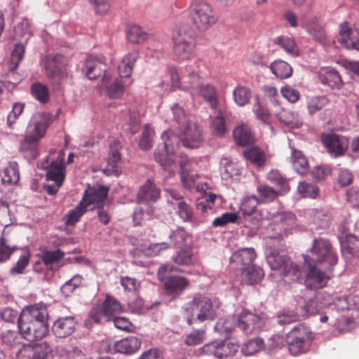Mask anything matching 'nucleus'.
Segmentation results:
<instances>
[{"mask_svg": "<svg viewBox=\"0 0 359 359\" xmlns=\"http://www.w3.org/2000/svg\"><path fill=\"white\" fill-rule=\"evenodd\" d=\"M304 259L306 287L319 288L325 286L330 278L332 267L337 262V256L330 243L324 238L315 239Z\"/></svg>", "mask_w": 359, "mask_h": 359, "instance_id": "nucleus-1", "label": "nucleus"}, {"mask_svg": "<svg viewBox=\"0 0 359 359\" xmlns=\"http://www.w3.org/2000/svg\"><path fill=\"white\" fill-rule=\"evenodd\" d=\"M48 311L43 304L24 308L18 318V328L23 338L29 341L41 339L48 332Z\"/></svg>", "mask_w": 359, "mask_h": 359, "instance_id": "nucleus-2", "label": "nucleus"}, {"mask_svg": "<svg viewBox=\"0 0 359 359\" xmlns=\"http://www.w3.org/2000/svg\"><path fill=\"white\" fill-rule=\"evenodd\" d=\"M50 124V116L47 113L37 112L31 118L20 143V150L29 160L38 156V143L46 135Z\"/></svg>", "mask_w": 359, "mask_h": 359, "instance_id": "nucleus-3", "label": "nucleus"}, {"mask_svg": "<svg viewBox=\"0 0 359 359\" xmlns=\"http://www.w3.org/2000/svg\"><path fill=\"white\" fill-rule=\"evenodd\" d=\"M219 304L206 297H194L186 303L182 310L183 318L189 325L195 323H203L214 320Z\"/></svg>", "mask_w": 359, "mask_h": 359, "instance_id": "nucleus-4", "label": "nucleus"}, {"mask_svg": "<svg viewBox=\"0 0 359 359\" xmlns=\"http://www.w3.org/2000/svg\"><path fill=\"white\" fill-rule=\"evenodd\" d=\"M160 196V190L149 180L141 187L137 194L139 206L133 212V222L135 225L140 224L144 220L151 218L155 212L152 205Z\"/></svg>", "mask_w": 359, "mask_h": 359, "instance_id": "nucleus-5", "label": "nucleus"}, {"mask_svg": "<svg viewBox=\"0 0 359 359\" xmlns=\"http://www.w3.org/2000/svg\"><path fill=\"white\" fill-rule=\"evenodd\" d=\"M162 145H158L155 149V161L170 174L176 170L175 151L179 147V138L174 131L168 129L161 135Z\"/></svg>", "mask_w": 359, "mask_h": 359, "instance_id": "nucleus-6", "label": "nucleus"}, {"mask_svg": "<svg viewBox=\"0 0 359 359\" xmlns=\"http://www.w3.org/2000/svg\"><path fill=\"white\" fill-rule=\"evenodd\" d=\"M266 259L271 270L281 271L285 281H297L302 276V271L299 266L292 262L285 255L280 254L271 247L265 250Z\"/></svg>", "mask_w": 359, "mask_h": 359, "instance_id": "nucleus-7", "label": "nucleus"}, {"mask_svg": "<svg viewBox=\"0 0 359 359\" xmlns=\"http://www.w3.org/2000/svg\"><path fill=\"white\" fill-rule=\"evenodd\" d=\"M189 15L195 27L205 32L217 21L216 12L205 1L194 0L189 6Z\"/></svg>", "mask_w": 359, "mask_h": 359, "instance_id": "nucleus-8", "label": "nucleus"}, {"mask_svg": "<svg viewBox=\"0 0 359 359\" xmlns=\"http://www.w3.org/2000/svg\"><path fill=\"white\" fill-rule=\"evenodd\" d=\"M64 156L65 151L60 150L56 159L48 156L45 161L41 163V168L46 170L47 180L54 182L53 184H46L44 185V189L49 195L56 194L63 183L65 168Z\"/></svg>", "mask_w": 359, "mask_h": 359, "instance_id": "nucleus-9", "label": "nucleus"}, {"mask_svg": "<svg viewBox=\"0 0 359 359\" xmlns=\"http://www.w3.org/2000/svg\"><path fill=\"white\" fill-rule=\"evenodd\" d=\"M266 218L271 222L268 228L271 239L281 238L292 234L296 228V217L292 212H267Z\"/></svg>", "mask_w": 359, "mask_h": 359, "instance_id": "nucleus-10", "label": "nucleus"}, {"mask_svg": "<svg viewBox=\"0 0 359 359\" xmlns=\"http://www.w3.org/2000/svg\"><path fill=\"white\" fill-rule=\"evenodd\" d=\"M172 51L175 60L182 62L189 60L195 48L193 30L189 27H179L172 33Z\"/></svg>", "mask_w": 359, "mask_h": 359, "instance_id": "nucleus-11", "label": "nucleus"}, {"mask_svg": "<svg viewBox=\"0 0 359 359\" xmlns=\"http://www.w3.org/2000/svg\"><path fill=\"white\" fill-rule=\"evenodd\" d=\"M287 345L290 353L297 355L306 352L313 340L310 329L304 325L294 327L287 336Z\"/></svg>", "mask_w": 359, "mask_h": 359, "instance_id": "nucleus-12", "label": "nucleus"}, {"mask_svg": "<svg viewBox=\"0 0 359 359\" xmlns=\"http://www.w3.org/2000/svg\"><path fill=\"white\" fill-rule=\"evenodd\" d=\"M180 136H178L179 143L181 142L184 147L189 149L197 148L203 140L201 128L194 122H186L185 125L180 126Z\"/></svg>", "mask_w": 359, "mask_h": 359, "instance_id": "nucleus-13", "label": "nucleus"}, {"mask_svg": "<svg viewBox=\"0 0 359 359\" xmlns=\"http://www.w3.org/2000/svg\"><path fill=\"white\" fill-rule=\"evenodd\" d=\"M170 74L173 88H182L189 90L198 84L199 75L191 67H186L180 73L176 69L171 68Z\"/></svg>", "mask_w": 359, "mask_h": 359, "instance_id": "nucleus-14", "label": "nucleus"}, {"mask_svg": "<svg viewBox=\"0 0 359 359\" xmlns=\"http://www.w3.org/2000/svg\"><path fill=\"white\" fill-rule=\"evenodd\" d=\"M14 32L15 39L20 40V43L15 45V48L11 53V63L13 65V69L18 67L19 63L23 58L25 46L22 43L27 41L31 36L27 22H22L15 26Z\"/></svg>", "mask_w": 359, "mask_h": 359, "instance_id": "nucleus-15", "label": "nucleus"}, {"mask_svg": "<svg viewBox=\"0 0 359 359\" xmlns=\"http://www.w3.org/2000/svg\"><path fill=\"white\" fill-rule=\"evenodd\" d=\"M346 302L344 299H334L332 297L330 304L323 309L319 313L320 322L327 323L331 327L339 326V321L341 317V311L346 308Z\"/></svg>", "mask_w": 359, "mask_h": 359, "instance_id": "nucleus-16", "label": "nucleus"}, {"mask_svg": "<svg viewBox=\"0 0 359 359\" xmlns=\"http://www.w3.org/2000/svg\"><path fill=\"white\" fill-rule=\"evenodd\" d=\"M238 345L230 340L211 341L204 345L201 351L203 353L222 359L233 355L238 350Z\"/></svg>", "mask_w": 359, "mask_h": 359, "instance_id": "nucleus-17", "label": "nucleus"}, {"mask_svg": "<svg viewBox=\"0 0 359 359\" xmlns=\"http://www.w3.org/2000/svg\"><path fill=\"white\" fill-rule=\"evenodd\" d=\"M332 296L325 292H318L314 295L307 297L302 306V314L309 316L320 313L327 305L330 304Z\"/></svg>", "mask_w": 359, "mask_h": 359, "instance_id": "nucleus-18", "label": "nucleus"}, {"mask_svg": "<svg viewBox=\"0 0 359 359\" xmlns=\"http://www.w3.org/2000/svg\"><path fill=\"white\" fill-rule=\"evenodd\" d=\"M47 76L53 84H60L64 78L63 57L60 55H49L42 61Z\"/></svg>", "mask_w": 359, "mask_h": 359, "instance_id": "nucleus-19", "label": "nucleus"}, {"mask_svg": "<svg viewBox=\"0 0 359 359\" xmlns=\"http://www.w3.org/2000/svg\"><path fill=\"white\" fill-rule=\"evenodd\" d=\"M196 162L193 159L182 157L180 163L181 168V180L183 186L189 190H201L199 184L196 182L198 175L194 172Z\"/></svg>", "mask_w": 359, "mask_h": 359, "instance_id": "nucleus-20", "label": "nucleus"}, {"mask_svg": "<svg viewBox=\"0 0 359 359\" xmlns=\"http://www.w3.org/2000/svg\"><path fill=\"white\" fill-rule=\"evenodd\" d=\"M265 322L264 314L257 316L248 311H243L237 317V326L247 334L261 329Z\"/></svg>", "mask_w": 359, "mask_h": 359, "instance_id": "nucleus-21", "label": "nucleus"}, {"mask_svg": "<svg viewBox=\"0 0 359 359\" xmlns=\"http://www.w3.org/2000/svg\"><path fill=\"white\" fill-rule=\"evenodd\" d=\"M83 72L90 79L93 80L102 76L103 84L107 83L108 76L106 72V64L102 57H88L82 69Z\"/></svg>", "mask_w": 359, "mask_h": 359, "instance_id": "nucleus-22", "label": "nucleus"}, {"mask_svg": "<svg viewBox=\"0 0 359 359\" xmlns=\"http://www.w3.org/2000/svg\"><path fill=\"white\" fill-rule=\"evenodd\" d=\"M322 138L327 152L333 157L344 155L348 147V140L344 136L328 133L323 135Z\"/></svg>", "mask_w": 359, "mask_h": 359, "instance_id": "nucleus-23", "label": "nucleus"}, {"mask_svg": "<svg viewBox=\"0 0 359 359\" xmlns=\"http://www.w3.org/2000/svg\"><path fill=\"white\" fill-rule=\"evenodd\" d=\"M346 224L339 228L338 238L341 253L345 257H355L359 255V238L346 232Z\"/></svg>", "mask_w": 359, "mask_h": 359, "instance_id": "nucleus-24", "label": "nucleus"}, {"mask_svg": "<svg viewBox=\"0 0 359 359\" xmlns=\"http://www.w3.org/2000/svg\"><path fill=\"white\" fill-rule=\"evenodd\" d=\"M167 201L174 209H177V213L184 222H189L192 218V210L184 201L181 194L175 189H165Z\"/></svg>", "mask_w": 359, "mask_h": 359, "instance_id": "nucleus-25", "label": "nucleus"}, {"mask_svg": "<svg viewBox=\"0 0 359 359\" xmlns=\"http://www.w3.org/2000/svg\"><path fill=\"white\" fill-rule=\"evenodd\" d=\"M108 188L103 185H97L93 187L88 186L84 191L81 202L90 210L93 209L90 206L96 204L99 206L106 198L108 194Z\"/></svg>", "mask_w": 359, "mask_h": 359, "instance_id": "nucleus-26", "label": "nucleus"}, {"mask_svg": "<svg viewBox=\"0 0 359 359\" xmlns=\"http://www.w3.org/2000/svg\"><path fill=\"white\" fill-rule=\"evenodd\" d=\"M301 25L306 29L307 33L316 41L322 45L327 44V36L323 27L319 24L316 17L309 18H302Z\"/></svg>", "mask_w": 359, "mask_h": 359, "instance_id": "nucleus-27", "label": "nucleus"}, {"mask_svg": "<svg viewBox=\"0 0 359 359\" xmlns=\"http://www.w3.org/2000/svg\"><path fill=\"white\" fill-rule=\"evenodd\" d=\"M338 41L347 49L359 50V32L352 31L346 22L339 25Z\"/></svg>", "mask_w": 359, "mask_h": 359, "instance_id": "nucleus-28", "label": "nucleus"}, {"mask_svg": "<svg viewBox=\"0 0 359 359\" xmlns=\"http://www.w3.org/2000/svg\"><path fill=\"white\" fill-rule=\"evenodd\" d=\"M76 326V321L73 316L61 317L54 322L52 330L57 337L65 338L74 332Z\"/></svg>", "mask_w": 359, "mask_h": 359, "instance_id": "nucleus-29", "label": "nucleus"}, {"mask_svg": "<svg viewBox=\"0 0 359 359\" xmlns=\"http://www.w3.org/2000/svg\"><path fill=\"white\" fill-rule=\"evenodd\" d=\"M189 280L180 276H171L164 281V286L166 293L172 297H177L189 286Z\"/></svg>", "mask_w": 359, "mask_h": 359, "instance_id": "nucleus-30", "label": "nucleus"}, {"mask_svg": "<svg viewBox=\"0 0 359 359\" xmlns=\"http://www.w3.org/2000/svg\"><path fill=\"white\" fill-rule=\"evenodd\" d=\"M190 93L193 95L200 93L203 97L209 103L212 109L217 110L218 98L215 88L210 84L201 85L199 77L198 84L194 88H190Z\"/></svg>", "mask_w": 359, "mask_h": 359, "instance_id": "nucleus-31", "label": "nucleus"}, {"mask_svg": "<svg viewBox=\"0 0 359 359\" xmlns=\"http://www.w3.org/2000/svg\"><path fill=\"white\" fill-rule=\"evenodd\" d=\"M121 161V154L119 152V144L114 142L110 144V150L107 158V167L103 169V172L107 175L118 176V163Z\"/></svg>", "mask_w": 359, "mask_h": 359, "instance_id": "nucleus-32", "label": "nucleus"}, {"mask_svg": "<svg viewBox=\"0 0 359 359\" xmlns=\"http://www.w3.org/2000/svg\"><path fill=\"white\" fill-rule=\"evenodd\" d=\"M139 57V53L137 50H133L127 53L122 59L118 67L119 78L130 82V76L133 72V66Z\"/></svg>", "mask_w": 359, "mask_h": 359, "instance_id": "nucleus-33", "label": "nucleus"}, {"mask_svg": "<svg viewBox=\"0 0 359 359\" xmlns=\"http://www.w3.org/2000/svg\"><path fill=\"white\" fill-rule=\"evenodd\" d=\"M110 75L108 76L107 83H104L102 81L100 88H104L107 91V95L111 98L116 99L120 97L124 91L125 87L128 86L130 82H127L126 80L123 79L116 78L113 82L109 83Z\"/></svg>", "mask_w": 359, "mask_h": 359, "instance_id": "nucleus-34", "label": "nucleus"}, {"mask_svg": "<svg viewBox=\"0 0 359 359\" xmlns=\"http://www.w3.org/2000/svg\"><path fill=\"white\" fill-rule=\"evenodd\" d=\"M257 255L252 248H241L235 252L230 257V262L235 263L237 266L250 264L255 259Z\"/></svg>", "mask_w": 359, "mask_h": 359, "instance_id": "nucleus-35", "label": "nucleus"}, {"mask_svg": "<svg viewBox=\"0 0 359 359\" xmlns=\"http://www.w3.org/2000/svg\"><path fill=\"white\" fill-rule=\"evenodd\" d=\"M140 346L141 340L137 337L131 336L117 341L114 345V348L118 353L132 354L136 352Z\"/></svg>", "mask_w": 359, "mask_h": 359, "instance_id": "nucleus-36", "label": "nucleus"}, {"mask_svg": "<svg viewBox=\"0 0 359 359\" xmlns=\"http://www.w3.org/2000/svg\"><path fill=\"white\" fill-rule=\"evenodd\" d=\"M319 79L321 83L332 88H338L341 84V76L334 69L327 67L320 69Z\"/></svg>", "mask_w": 359, "mask_h": 359, "instance_id": "nucleus-37", "label": "nucleus"}, {"mask_svg": "<svg viewBox=\"0 0 359 359\" xmlns=\"http://www.w3.org/2000/svg\"><path fill=\"white\" fill-rule=\"evenodd\" d=\"M1 182L4 184H15L20 180L18 165L16 162H9L0 172Z\"/></svg>", "mask_w": 359, "mask_h": 359, "instance_id": "nucleus-38", "label": "nucleus"}, {"mask_svg": "<svg viewBox=\"0 0 359 359\" xmlns=\"http://www.w3.org/2000/svg\"><path fill=\"white\" fill-rule=\"evenodd\" d=\"M274 43L292 57H297L299 55V47L292 36H279L274 39Z\"/></svg>", "mask_w": 359, "mask_h": 359, "instance_id": "nucleus-39", "label": "nucleus"}, {"mask_svg": "<svg viewBox=\"0 0 359 359\" xmlns=\"http://www.w3.org/2000/svg\"><path fill=\"white\" fill-rule=\"evenodd\" d=\"M264 275L262 268L254 265L249 266L243 270L241 282L249 285L255 284L263 278Z\"/></svg>", "mask_w": 359, "mask_h": 359, "instance_id": "nucleus-40", "label": "nucleus"}, {"mask_svg": "<svg viewBox=\"0 0 359 359\" xmlns=\"http://www.w3.org/2000/svg\"><path fill=\"white\" fill-rule=\"evenodd\" d=\"M170 248V245L167 243H159L149 244L144 243L141 244L135 249L134 252L135 255L145 256H156L158 255L161 250H164Z\"/></svg>", "mask_w": 359, "mask_h": 359, "instance_id": "nucleus-41", "label": "nucleus"}, {"mask_svg": "<svg viewBox=\"0 0 359 359\" xmlns=\"http://www.w3.org/2000/svg\"><path fill=\"white\" fill-rule=\"evenodd\" d=\"M126 32L127 39L131 43L140 44L147 39V32L139 25H129Z\"/></svg>", "mask_w": 359, "mask_h": 359, "instance_id": "nucleus-42", "label": "nucleus"}, {"mask_svg": "<svg viewBox=\"0 0 359 359\" xmlns=\"http://www.w3.org/2000/svg\"><path fill=\"white\" fill-rule=\"evenodd\" d=\"M220 163L222 166L221 175L223 179L228 180L241 175V167L237 162L227 158H223Z\"/></svg>", "mask_w": 359, "mask_h": 359, "instance_id": "nucleus-43", "label": "nucleus"}, {"mask_svg": "<svg viewBox=\"0 0 359 359\" xmlns=\"http://www.w3.org/2000/svg\"><path fill=\"white\" fill-rule=\"evenodd\" d=\"M291 149V161L295 171L300 175L306 173L309 168V163L306 158L299 150L294 149L290 144Z\"/></svg>", "mask_w": 359, "mask_h": 359, "instance_id": "nucleus-44", "label": "nucleus"}, {"mask_svg": "<svg viewBox=\"0 0 359 359\" xmlns=\"http://www.w3.org/2000/svg\"><path fill=\"white\" fill-rule=\"evenodd\" d=\"M233 137L237 144L245 147L254 141L250 128L246 125L237 126L233 130Z\"/></svg>", "mask_w": 359, "mask_h": 359, "instance_id": "nucleus-45", "label": "nucleus"}, {"mask_svg": "<svg viewBox=\"0 0 359 359\" xmlns=\"http://www.w3.org/2000/svg\"><path fill=\"white\" fill-rule=\"evenodd\" d=\"M102 311L108 320H110L123 311V307L116 299L111 296H107L103 303Z\"/></svg>", "mask_w": 359, "mask_h": 359, "instance_id": "nucleus-46", "label": "nucleus"}, {"mask_svg": "<svg viewBox=\"0 0 359 359\" xmlns=\"http://www.w3.org/2000/svg\"><path fill=\"white\" fill-rule=\"evenodd\" d=\"M272 73L278 78L287 79L292 74L291 66L282 60H278L272 62L270 65Z\"/></svg>", "mask_w": 359, "mask_h": 359, "instance_id": "nucleus-47", "label": "nucleus"}, {"mask_svg": "<svg viewBox=\"0 0 359 359\" xmlns=\"http://www.w3.org/2000/svg\"><path fill=\"white\" fill-rule=\"evenodd\" d=\"M251 97V90L241 85H238L233 91V101L239 107H244L248 104Z\"/></svg>", "mask_w": 359, "mask_h": 359, "instance_id": "nucleus-48", "label": "nucleus"}, {"mask_svg": "<svg viewBox=\"0 0 359 359\" xmlns=\"http://www.w3.org/2000/svg\"><path fill=\"white\" fill-rule=\"evenodd\" d=\"M264 348V340L260 337H255L245 342L241 351L245 355L250 356L261 351Z\"/></svg>", "mask_w": 359, "mask_h": 359, "instance_id": "nucleus-49", "label": "nucleus"}, {"mask_svg": "<svg viewBox=\"0 0 359 359\" xmlns=\"http://www.w3.org/2000/svg\"><path fill=\"white\" fill-rule=\"evenodd\" d=\"M259 203V199L254 195L245 196L241 201L240 210L243 216H250L255 212Z\"/></svg>", "mask_w": 359, "mask_h": 359, "instance_id": "nucleus-50", "label": "nucleus"}, {"mask_svg": "<svg viewBox=\"0 0 359 359\" xmlns=\"http://www.w3.org/2000/svg\"><path fill=\"white\" fill-rule=\"evenodd\" d=\"M22 253L16 264L10 269V273L13 276L24 273L25 268L28 266L30 259V252L27 247L22 248Z\"/></svg>", "mask_w": 359, "mask_h": 359, "instance_id": "nucleus-51", "label": "nucleus"}, {"mask_svg": "<svg viewBox=\"0 0 359 359\" xmlns=\"http://www.w3.org/2000/svg\"><path fill=\"white\" fill-rule=\"evenodd\" d=\"M13 221L8 203L0 201V235L4 233L5 228L10 226Z\"/></svg>", "mask_w": 359, "mask_h": 359, "instance_id": "nucleus-52", "label": "nucleus"}, {"mask_svg": "<svg viewBox=\"0 0 359 359\" xmlns=\"http://www.w3.org/2000/svg\"><path fill=\"white\" fill-rule=\"evenodd\" d=\"M237 326V317L229 316L219 319L215 326V330L220 334H226L231 332Z\"/></svg>", "mask_w": 359, "mask_h": 359, "instance_id": "nucleus-53", "label": "nucleus"}, {"mask_svg": "<svg viewBox=\"0 0 359 359\" xmlns=\"http://www.w3.org/2000/svg\"><path fill=\"white\" fill-rule=\"evenodd\" d=\"M328 102L325 96L307 97L306 106L310 114L316 113L322 109Z\"/></svg>", "mask_w": 359, "mask_h": 359, "instance_id": "nucleus-54", "label": "nucleus"}, {"mask_svg": "<svg viewBox=\"0 0 359 359\" xmlns=\"http://www.w3.org/2000/svg\"><path fill=\"white\" fill-rule=\"evenodd\" d=\"M18 250L16 245H10L5 233L0 235V263L8 260L14 251Z\"/></svg>", "mask_w": 359, "mask_h": 359, "instance_id": "nucleus-55", "label": "nucleus"}, {"mask_svg": "<svg viewBox=\"0 0 359 359\" xmlns=\"http://www.w3.org/2000/svg\"><path fill=\"white\" fill-rule=\"evenodd\" d=\"M154 134V128L149 124H147L144 127L140 140L139 147L140 149L142 150H149L151 148Z\"/></svg>", "mask_w": 359, "mask_h": 359, "instance_id": "nucleus-56", "label": "nucleus"}, {"mask_svg": "<svg viewBox=\"0 0 359 359\" xmlns=\"http://www.w3.org/2000/svg\"><path fill=\"white\" fill-rule=\"evenodd\" d=\"M244 156L257 167L262 166L266 160L264 153L256 147L246 149Z\"/></svg>", "mask_w": 359, "mask_h": 359, "instance_id": "nucleus-57", "label": "nucleus"}, {"mask_svg": "<svg viewBox=\"0 0 359 359\" xmlns=\"http://www.w3.org/2000/svg\"><path fill=\"white\" fill-rule=\"evenodd\" d=\"M178 265L190 266L194 263V253L190 248L181 250L173 258Z\"/></svg>", "mask_w": 359, "mask_h": 359, "instance_id": "nucleus-58", "label": "nucleus"}, {"mask_svg": "<svg viewBox=\"0 0 359 359\" xmlns=\"http://www.w3.org/2000/svg\"><path fill=\"white\" fill-rule=\"evenodd\" d=\"M88 210V208L81 202L72 210L67 215L66 224L67 225H74L79 222L81 217Z\"/></svg>", "mask_w": 359, "mask_h": 359, "instance_id": "nucleus-59", "label": "nucleus"}, {"mask_svg": "<svg viewBox=\"0 0 359 359\" xmlns=\"http://www.w3.org/2000/svg\"><path fill=\"white\" fill-rule=\"evenodd\" d=\"M211 127L216 135L222 136L226 131V124L220 111L216 112L215 116L210 115Z\"/></svg>", "mask_w": 359, "mask_h": 359, "instance_id": "nucleus-60", "label": "nucleus"}, {"mask_svg": "<svg viewBox=\"0 0 359 359\" xmlns=\"http://www.w3.org/2000/svg\"><path fill=\"white\" fill-rule=\"evenodd\" d=\"M298 191L304 198H315L318 194L319 189L314 184L302 182L298 185Z\"/></svg>", "mask_w": 359, "mask_h": 359, "instance_id": "nucleus-61", "label": "nucleus"}, {"mask_svg": "<svg viewBox=\"0 0 359 359\" xmlns=\"http://www.w3.org/2000/svg\"><path fill=\"white\" fill-rule=\"evenodd\" d=\"M32 95L41 103H46L49 98L48 90L46 86L36 83L32 86L31 88Z\"/></svg>", "mask_w": 359, "mask_h": 359, "instance_id": "nucleus-62", "label": "nucleus"}, {"mask_svg": "<svg viewBox=\"0 0 359 359\" xmlns=\"http://www.w3.org/2000/svg\"><path fill=\"white\" fill-rule=\"evenodd\" d=\"M278 116L279 120L289 127L295 128L300 124L298 115L294 112L282 110Z\"/></svg>", "mask_w": 359, "mask_h": 359, "instance_id": "nucleus-63", "label": "nucleus"}, {"mask_svg": "<svg viewBox=\"0 0 359 359\" xmlns=\"http://www.w3.org/2000/svg\"><path fill=\"white\" fill-rule=\"evenodd\" d=\"M51 351L52 348L47 342L32 346L33 359H47Z\"/></svg>", "mask_w": 359, "mask_h": 359, "instance_id": "nucleus-64", "label": "nucleus"}]
</instances>
